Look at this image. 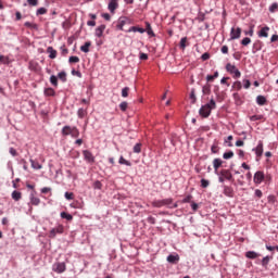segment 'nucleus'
I'll use <instances>...</instances> for the list:
<instances>
[{"label": "nucleus", "mask_w": 278, "mask_h": 278, "mask_svg": "<svg viewBox=\"0 0 278 278\" xmlns=\"http://www.w3.org/2000/svg\"><path fill=\"white\" fill-rule=\"evenodd\" d=\"M219 175L227 179V181H231L233 179V175L229 169H222Z\"/></svg>", "instance_id": "13"}, {"label": "nucleus", "mask_w": 278, "mask_h": 278, "mask_svg": "<svg viewBox=\"0 0 278 278\" xmlns=\"http://www.w3.org/2000/svg\"><path fill=\"white\" fill-rule=\"evenodd\" d=\"M28 5L36 8L38 5V0H27Z\"/></svg>", "instance_id": "55"}, {"label": "nucleus", "mask_w": 278, "mask_h": 278, "mask_svg": "<svg viewBox=\"0 0 278 278\" xmlns=\"http://www.w3.org/2000/svg\"><path fill=\"white\" fill-rule=\"evenodd\" d=\"M50 84H51L52 86H54L55 88H58V76L51 75V76H50Z\"/></svg>", "instance_id": "35"}, {"label": "nucleus", "mask_w": 278, "mask_h": 278, "mask_svg": "<svg viewBox=\"0 0 278 278\" xmlns=\"http://www.w3.org/2000/svg\"><path fill=\"white\" fill-rule=\"evenodd\" d=\"M223 188H224L225 197H229L230 199H233V188L229 186H223Z\"/></svg>", "instance_id": "16"}, {"label": "nucleus", "mask_w": 278, "mask_h": 278, "mask_svg": "<svg viewBox=\"0 0 278 278\" xmlns=\"http://www.w3.org/2000/svg\"><path fill=\"white\" fill-rule=\"evenodd\" d=\"M43 92H45L46 97H54L55 96V90H53V88H51V87L46 88Z\"/></svg>", "instance_id": "31"}, {"label": "nucleus", "mask_w": 278, "mask_h": 278, "mask_svg": "<svg viewBox=\"0 0 278 278\" xmlns=\"http://www.w3.org/2000/svg\"><path fill=\"white\" fill-rule=\"evenodd\" d=\"M242 36V28L240 27H232L230 29V40H238Z\"/></svg>", "instance_id": "5"}, {"label": "nucleus", "mask_w": 278, "mask_h": 278, "mask_svg": "<svg viewBox=\"0 0 278 278\" xmlns=\"http://www.w3.org/2000/svg\"><path fill=\"white\" fill-rule=\"evenodd\" d=\"M59 79L63 83L66 84V72L62 71L58 74Z\"/></svg>", "instance_id": "33"}, {"label": "nucleus", "mask_w": 278, "mask_h": 278, "mask_svg": "<svg viewBox=\"0 0 278 278\" xmlns=\"http://www.w3.org/2000/svg\"><path fill=\"white\" fill-rule=\"evenodd\" d=\"M64 197H65V199H66L67 201H73L75 194H74L73 192L66 191L65 194H64Z\"/></svg>", "instance_id": "46"}, {"label": "nucleus", "mask_w": 278, "mask_h": 278, "mask_svg": "<svg viewBox=\"0 0 278 278\" xmlns=\"http://www.w3.org/2000/svg\"><path fill=\"white\" fill-rule=\"evenodd\" d=\"M9 153L13 156V157H16L18 155V152H16V149L14 148H10L9 149Z\"/></svg>", "instance_id": "54"}, {"label": "nucleus", "mask_w": 278, "mask_h": 278, "mask_svg": "<svg viewBox=\"0 0 278 278\" xmlns=\"http://www.w3.org/2000/svg\"><path fill=\"white\" fill-rule=\"evenodd\" d=\"M243 88L245 90H249V88H251V80L249 79H243Z\"/></svg>", "instance_id": "52"}, {"label": "nucleus", "mask_w": 278, "mask_h": 278, "mask_svg": "<svg viewBox=\"0 0 278 278\" xmlns=\"http://www.w3.org/2000/svg\"><path fill=\"white\" fill-rule=\"evenodd\" d=\"M13 201H21L23 193H21L20 191L14 190L11 194Z\"/></svg>", "instance_id": "24"}, {"label": "nucleus", "mask_w": 278, "mask_h": 278, "mask_svg": "<svg viewBox=\"0 0 278 278\" xmlns=\"http://www.w3.org/2000/svg\"><path fill=\"white\" fill-rule=\"evenodd\" d=\"M146 31L148 36H151V38H155V33H153V28L151 27V23L146 22Z\"/></svg>", "instance_id": "22"}, {"label": "nucleus", "mask_w": 278, "mask_h": 278, "mask_svg": "<svg viewBox=\"0 0 278 278\" xmlns=\"http://www.w3.org/2000/svg\"><path fill=\"white\" fill-rule=\"evenodd\" d=\"M30 164L31 168H34L35 170H40V168H42V165L37 161H34L33 159H30Z\"/></svg>", "instance_id": "28"}, {"label": "nucleus", "mask_w": 278, "mask_h": 278, "mask_svg": "<svg viewBox=\"0 0 278 278\" xmlns=\"http://www.w3.org/2000/svg\"><path fill=\"white\" fill-rule=\"evenodd\" d=\"M278 8L277 2H274L270 7H269V12H275Z\"/></svg>", "instance_id": "59"}, {"label": "nucleus", "mask_w": 278, "mask_h": 278, "mask_svg": "<svg viewBox=\"0 0 278 278\" xmlns=\"http://www.w3.org/2000/svg\"><path fill=\"white\" fill-rule=\"evenodd\" d=\"M186 42H188V38L187 37H182L180 39V49H186Z\"/></svg>", "instance_id": "50"}, {"label": "nucleus", "mask_w": 278, "mask_h": 278, "mask_svg": "<svg viewBox=\"0 0 278 278\" xmlns=\"http://www.w3.org/2000/svg\"><path fill=\"white\" fill-rule=\"evenodd\" d=\"M122 97H123L124 99H127V97H129V87H124V88L122 89Z\"/></svg>", "instance_id": "39"}, {"label": "nucleus", "mask_w": 278, "mask_h": 278, "mask_svg": "<svg viewBox=\"0 0 278 278\" xmlns=\"http://www.w3.org/2000/svg\"><path fill=\"white\" fill-rule=\"evenodd\" d=\"M134 153H140L142 151V143H136L132 149Z\"/></svg>", "instance_id": "38"}, {"label": "nucleus", "mask_w": 278, "mask_h": 278, "mask_svg": "<svg viewBox=\"0 0 278 278\" xmlns=\"http://www.w3.org/2000/svg\"><path fill=\"white\" fill-rule=\"evenodd\" d=\"M201 60H202L203 62H206V60H210V53H208V52L203 53V54L201 55Z\"/></svg>", "instance_id": "57"}, {"label": "nucleus", "mask_w": 278, "mask_h": 278, "mask_svg": "<svg viewBox=\"0 0 278 278\" xmlns=\"http://www.w3.org/2000/svg\"><path fill=\"white\" fill-rule=\"evenodd\" d=\"M245 257H248V260H257V257H260V254L255 251H248L245 252Z\"/></svg>", "instance_id": "21"}, {"label": "nucleus", "mask_w": 278, "mask_h": 278, "mask_svg": "<svg viewBox=\"0 0 278 278\" xmlns=\"http://www.w3.org/2000/svg\"><path fill=\"white\" fill-rule=\"evenodd\" d=\"M179 254H169L167 256L168 264H179Z\"/></svg>", "instance_id": "14"}, {"label": "nucleus", "mask_w": 278, "mask_h": 278, "mask_svg": "<svg viewBox=\"0 0 278 278\" xmlns=\"http://www.w3.org/2000/svg\"><path fill=\"white\" fill-rule=\"evenodd\" d=\"M224 160H231L233 157V151H228L223 154Z\"/></svg>", "instance_id": "37"}, {"label": "nucleus", "mask_w": 278, "mask_h": 278, "mask_svg": "<svg viewBox=\"0 0 278 278\" xmlns=\"http://www.w3.org/2000/svg\"><path fill=\"white\" fill-rule=\"evenodd\" d=\"M265 175L264 172L258 170L254 174V184L260 185L262 181H264Z\"/></svg>", "instance_id": "10"}, {"label": "nucleus", "mask_w": 278, "mask_h": 278, "mask_svg": "<svg viewBox=\"0 0 278 278\" xmlns=\"http://www.w3.org/2000/svg\"><path fill=\"white\" fill-rule=\"evenodd\" d=\"M63 232H64V228L62 226H59L58 228H52L50 230V238H55L58 233H63Z\"/></svg>", "instance_id": "15"}, {"label": "nucleus", "mask_w": 278, "mask_h": 278, "mask_svg": "<svg viewBox=\"0 0 278 278\" xmlns=\"http://www.w3.org/2000/svg\"><path fill=\"white\" fill-rule=\"evenodd\" d=\"M210 187V180L202 178L201 179V188H208Z\"/></svg>", "instance_id": "45"}, {"label": "nucleus", "mask_w": 278, "mask_h": 278, "mask_svg": "<svg viewBox=\"0 0 278 278\" xmlns=\"http://www.w3.org/2000/svg\"><path fill=\"white\" fill-rule=\"evenodd\" d=\"M83 155H84V160L89 164L94 163V155H92V152H90L89 150H84Z\"/></svg>", "instance_id": "8"}, {"label": "nucleus", "mask_w": 278, "mask_h": 278, "mask_svg": "<svg viewBox=\"0 0 278 278\" xmlns=\"http://www.w3.org/2000/svg\"><path fill=\"white\" fill-rule=\"evenodd\" d=\"M153 207H168L169 210H175L177 207V203H173V199L167 198L163 200H155L152 202Z\"/></svg>", "instance_id": "1"}, {"label": "nucleus", "mask_w": 278, "mask_h": 278, "mask_svg": "<svg viewBox=\"0 0 278 278\" xmlns=\"http://www.w3.org/2000/svg\"><path fill=\"white\" fill-rule=\"evenodd\" d=\"M101 16L102 18H104V21H112V16L110 15V13H102Z\"/></svg>", "instance_id": "56"}, {"label": "nucleus", "mask_w": 278, "mask_h": 278, "mask_svg": "<svg viewBox=\"0 0 278 278\" xmlns=\"http://www.w3.org/2000/svg\"><path fill=\"white\" fill-rule=\"evenodd\" d=\"M70 64H77L79 62V56H70Z\"/></svg>", "instance_id": "47"}, {"label": "nucleus", "mask_w": 278, "mask_h": 278, "mask_svg": "<svg viewBox=\"0 0 278 278\" xmlns=\"http://www.w3.org/2000/svg\"><path fill=\"white\" fill-rule=\"evenodd\" d=\"M202 93L203 94H211L212 93V85L206 84L202 87Z\"/></svg>", "instance_id": "25"}, {"label": "nucleus", "mask_w": 278, "mask_h": 278, "mask_svg": "<svg viewBox=\"0 0 278 278\" xmlns=\"http://www.w3.org/2000/svg\"><path fill=\"white\" fill-rule=\"evenodd\" d=\"M108 10L111 14H115L116 10H118V2H109Z\"/></svg>", "instance_id": "19"}, {"label": "nucleus", "mask_w": 278, "mask_h": 278, "mask_svg": "<svg viewBox=\"0 0 278 278\" xmlns=\"http://www.w3.org/2000/svg\"><path fill=\"white\" fill-rule=\"evenodd\" d=\"M0 64H10V58L0 55Z\"/></svg>", "instance_id": "40"}, {"label": "nucleus", "mask_w": 278, "mask_h": 278, "mask_svg": "<svg viewBox=\"0 0 278 278\" xmlns=\"http://www.w3.org/2000/svg\"><path fill=\"white\" fill-rule=\"evenodd\" d=\"M136 33L138 31L139 34H144V31H147L144 28L138 27V26H132L128 29V33Z\"/></svg>", "instance_id": "27"}, {"label": "nucleus", "mask_w": 278, "mask_h": 278, "mask_svg": "<svg viewBox=\"0 0 278 278\" xmlns=\"http://www.w3.org/2000/svg\"><path fill=\"white\" fill-rule=\"evenodd\" d=\"M269 262H270V256L263 257L262 266H264V268H266V266H268Z\"/></svg>", "instance_id": "43"}, {"label": "nucleus", "mask_w": 278, "mask_h": 278, "mask_svg": "<svg viewBox=\"0 0 278 278\" xmlns=\"http://www.w3.org/2000/svg\"><path fill=\"white\" fill-rule=\"evenodd\" d=\"M72 75L81 78V72H79V71L72 70Z\"/></svg>", "instance_id": "61"}, {"label": "nucleus", "mask_w": 278, "mask_h": 278, "mask_svg": "<svg viewBox=\"0 0 278 278\" xmlns=\"http://www.w3.org/2000/svg\"><path fill=\"white\" fill-rule=\"evenodd\" d=\"M190 99H191V103H197V93L194 89H191Z\"/></svg>", "instance_id": "42"}, {"label": "nucleus", "mask_w": 278, "mask_h": 278, "mask_svg": "<svg viewBox=\"0 0 278 278\" xmlns=\"http://www.w3.org/2000/svg\"><path fill=\"white\" fill-rule=\"evenodd\" d=\"M139 59H140V60H149V54H147V53H144V52H141V53L139 54Z\"/></svg>", "instance_id": "60"}, {"label": "nucleus", "mask_w": 278, "mask_h": 278, "mask_svg": "<svg viewBox=\"0 0 278 278\" xmlns=\"http://www.w3.org/2000/svg\"><path fill=\"white\" fill-rule=\"evenodd\" d=\"M61 134L62 136H72V138H79V129H77V127L64 126Z\"/></svg>", "instance_id": "2"}, {"label": "nucleus", "mask_w": 278, "mask_h": 278, "mask_svg": "<svg viewBox=\"0 0 278 278\" xmlns=\"http://www.w3.org/2000/svg\"><path fill=\"white\" fill-rule=\"evenodd\" d=\"M118 163L123 164L124 166H131V162L125 160L123 156L119 157Z\"/></svg>", "instance_id": "36"}, {"label": "nucleus", "mask_w": 278, "mask_h": 278, "mask_svg": "<svg viewBox=\"0 0 278 278\" xmlns=\"http://www.w3.org/2000/svg\"><path fill=\"white\" fill-rule=\"evenodd\" d=\"M251 42V38L249 37H244L242 40H241V45L242 47H249V43Z\"/></svg>", "instance_id": "44"}, {"label": "nucleus", "mask_w": 278, "mask_h": 278, "mask_svg": "<svg viewBox=\"0 0 278 278\" xmlns=\"http://www.w3.org/2000/svg\"><path fill=\"white\" fill-rule=\"evenodd\" d=\"M87 114H88V111H86V109H84V108H80L77 111L78 118H84Z\"/></svg>", "instance_id": "30"}, {"label": "nucleus", "mask_w": 278, "mask_h": 278, "mask_svg": "<svg viewBox=\"0 0 278 278\" xmlns=\"http://www.w3.org/2000/svg\"><path fill=\"white\" fill-rule=\"evenodd\" d=\"M93 188L94 190H101V188H103V185L101 184V181L97 180L93 182Z\"/></svg>", "instance_id": "49"}, {"label": "nucleus", "mask_w": 278, "mask_h": 278, "mask_svg": "<svg viewBox=\"0 0 278 278\" xmlns=\"http://www.w3.org/2000/svg\"><path fill=\"white\" fill-rule=\"evenodd\" d=\"M231 140H233V136H228L227 140H225V142H228V147H233V143L231 142Z\"/></svg>", "instance_id": "58"}, {"label": "nucleus", "mask_w": 278, "mask_h": 278, "mask_svg": "<svg viewBox=\"0 0 278 278\" xmlns=\"http://www.w3.org/2000/svg\"><path fill=\"white\" fill-rule=\"evenodd\" d=\"M42 14H47V9L46 8H39L36 11V16H42Z\"/></svg>", "instance_id": "41"}, {"label": "nucleus", "mask_w": 278, "mask_h": 278, "mask_svg": "<svg viewBox=\"0 0 278 278\" xmlns=\"http://www.w3.org/2000/svg\"><path fill=\"white\" fill-rule=\"evenodd\" d=\"M255 197H257L258 199H262L263 197V193H262V190L260 189H256L255 192H254Z\"/></svg>", "instance_id": "63"}, {"label": "nucleus", "mask_w": 278, "mask_h": 278, "mask_svg": "<svg viewBox=\"0 0 278 278\" xmlns=\"http://www.w3.org/2000/svg\"><path fill=\"white\" fill-rule=\"evenodd\" d=\"M127 23H129V18L127 16H121L117 21V29H119V31H123V27H125Z\"/></svg>", "instance_id": "7"}, {"label": "nucleus", "mask_w": 278, "mask_h": 278, "mask_svg": "<svg viewBox=\"0 0 278 278\" xmlns=\"http://www.w3.org/2000/svg\"><path fill=\"white\" fill-rule=\"evenodd\" d=\"M278 41V35H273L270 38V42H277Z\"/></svg>", "instance_id": "64"}, {"label": "nucleus", "mask_w": 278, "mask_h": 278, "mask_svg": "<svg viewBox=\"0 0 278 278\" xmlns=\"http://www.w3.org/2000/svg\"><path fill=\"white\" fill-rule=\"evenodd\" d=\"M29 199H30V204L31 205H40V199L34 197V192L30 193Z\"/></svg>", "instance_id": "26"}, {"label": "nucleus", "mask_w": 278, "mask_h": 278, "mask_svg": "<svg viewBox=\"0 0 278 278\" xmlns=\"http://www.w3.org/2000/svg\"><path fill=\"white\" fill-rule=\"evenodd\" d=\"M232 88L236 90H242V83L241 81H235L232 85Z\"/></svg>", "instance_id": "48"}, {"label": "nucleus", "mask_w": 278, "mask_h": 278, "mask_svg": "<svg viewBox=\"0 0 278 278\" xmlns=\"http://www.w3.org/2000/svg\"><path fill=\"white\" fill-rule=\"evenodd\" d=\"M264 47V42L262 40H255L252 46V53H257V51H262Z\"/></svg>", "instance_id": "11"}, {"label": "nucleus", "mask_w": 278, "mask_h": 278, "mask_svg": "<svg viewBox=\"0 0 278 278\" xmlns=\"http://www.w3.org/2000/svg\"><path fill=\"white\" fill-rule=\"evenodd\" d=\"M127 108H128V103L126 101L119 104V109L122 110V112H127Z\"/></svg>", "instance_id": "51"}, {"label": "nucleus", "mask_w": 278, "mask_h": 278, "mask_svg": "<svg viewBox=\"0 0 278 278\" xmlns=\"http://www.w3.org/2000/svg\"><path fill=\"white\" fill-rule=\"evenodd\" d=\"M47 53H49L50 60H55V58H58V51L53 49V47H48Z\"/></svg>", "instance_id": "18"}, {"label": "nucleus", "mask_w": 278, "mask_h": 278, "mask_svg": "<svg viewBox=\"0 0 278 278\" xmlns=\"http://www.w3.org/2000/svg\"><path fill=\"white\" fill-rule=\"evenodd\" d=\"M61 218H64L65 220H73V215L66 212H61Z\"/></svg>", "instance_id": "34"}, {"label": "nucleus", "mask_w": 278, "mask_h": 278, "mask_svg": "<svg viewBox=\"0 0 278 278\" xmlns=\"http://www.w3.org/2000/svg\"><path fill=\"white\" fill-rule=\"evenodd\" d=\"M245 36H251L253 37L254 30L253 27H251L249 30H244Z\"/></svg>", "instance_id": "62"}, {"label": "nucleus", "mask_w": 278, "mask_h": 278, "mask_svg": "<svg viewBox=\"0 0 278 278\" xmlns=\"http://www.w3.org/2000/svg\"><path fill=\"white\" fill-rule=\"evenodd\" d=\"M256 103H257V105H266V97L257 96L256 97Z\"/></svg>", "instance_id": "29"}, {"label": "nucleus", "mask_w": 278, "mask_h": 278, "mask_svg": "<svg viewBox=\"0 0 278 278\" xmlns=\"http://www.w3.org/2000/svg\"><path fill=\"white\" fill-rule=\"evenodd\" d=\"M222 166H223V160H220V159L213 160V168H214L215 173H218V168H220Z\"/></svg>", "instance_id": "20"}, {"label": "nucleus", "mask_w": 278, "mask_h": 278, "mask_svg": "<svg viewBox=\"0 0 278 278\" xmlns=\"http://www.w3.org/2000/svg\"><path fill=\"white\" fill-rule=\"evenodd\" d=\"M206 105H210L212 110H216V101H214V98H211L210 103H206Z\"/></svg>", "instance_id": "53"}, {"label": "nucleus", "mask_w": 278, "mask_h": 278, "mask_svg": "<svg viewBox=\"0 0 278 278\" xmlns=\"http://www.w3.org/2000/svg\"><path fill=\"white\" fill-rule=\"evenodd\" d=\"M268 31H270V27L265 26L258 31V38H268Z\"/></svg>", "instance_id": "17"}, {"label": "nucleus", "mask_w": 278, "mask_h": 278, "mask_svg": "<svg viewBox=\"0 0 278 278\" xmlns=\"http://www.w3.org/2000/svg\"><path fill=\"white\" fill-rule=\"evenodd\" d=\"M252 151L255 152V155L257 157H262V155L264 154V143L262 141H258V144L256 146V148L252 149Z\"/></svg>", "instance_id": "9"}, {"label": "nucleus", "mask_w": 278, "mask_h": 278, "mask_svg": "<svg viewBox=\"0 0 278 278\" xmlns=\"http://www.w3.org/2000/svg\"><path fill=\"white\" fill-rule=\"evenodd\" d=\"M91 45L92 42L90 41L85 42V45L80 47V51H83V53H89Z\"/></svg>", "instance_id": "23"}, {"label": "nucleus", "mask_w": 278, "mask_h": 278, "mask_svg": "<svg viewBox=\"0 0 278 278\" xmlns=\"http://www.w3.org/2000/svg\"><path fill=\"white\" fill-rule=\"evenodd\" d=\"M24 26L28 27L29 29H35V31H38V24L26 22V23H24Z\"/></svg>", "instance_id": "32"}, {"label": "nucleus", "mask_w": 278, "mask_h": 278, "mask_svg": "<svg viewBox=\"0 0 278 278\" xmlns=\"http://www.w3.org/2000/svg\"><path fill=\"white\" fill-rule=\"evenodd\" d=\"M104 31H105V24H101L94 30L96 38H102Z\"/></svg>", "instance_id": "12"}, {"label": "nucleus", "mask_w": 278, "mask_h": 278, "mask_svg": "<svg viewBox=\"0 0 278 278\" xmlns=\"http://www.w3.org/2000/svg\"><path fill=\"white\" fill-rule=\"evenodd\" d=\"M52 270L54 273H58L59 275H62V273H64L66 270V263H55L52 266Z\"/></svg>", "instance_id": "6"}, {"label": "nucleus", "mask_w": 278, "mask_h": 278, "mask_svg": "<svg viewBox=\"0 0 278 278\" xmlns=\"http://www.w3.org/2000/svg\"><path fill=\"white\" fill-rule=\"evenodd\" d=\"M212 108H210V104H204L200 108L199 114L202 116V118H210V115L212 114Z\"/></svg>", "instance_id": "4"}, {"label": "nucleus", "mask_w": 278, "mask_h": 278, "mask_svg": "<svg viewBox=\"0 0 278 278\" xmlns=\"http://www.w3.org/2000/svg\"><path fill=\"white\" fill-rule=\"evenodd\" d=\"M226 71L227 73H230V75H233L235 79H240V77L242 76V73H240V70H238V67H236V65H232L231 63H228L226 65Z\"/></svg>", "instance_id": "3"}]
</instances>
